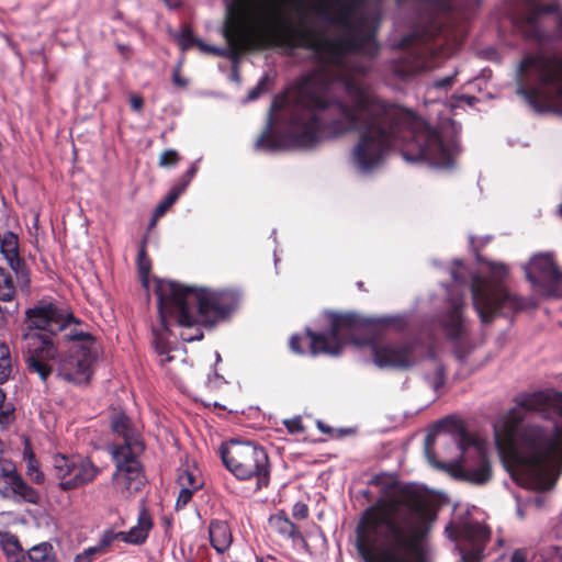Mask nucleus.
I'll list each match as a JSON object with an SVG mask.
<instances>
[{"label": "nucleus", "mask_w": 562, "mask_h": 562, "mask_svg": "<svg viewBox=\"0 0 562 562\" xmlns=\"http://www.w3.org/2000/svg\"><path fill=\"white\" fill-rule=\"evenodd\" d=\"M318 1L322 19L341 29L335 38L324 37L305 23L293 25L280 5L262 10L258 0H232L223 30L229 48L198 42L201 50L232 59L267 41L290 55L297 48L311 53L316 68L274 97L255 148L268 153L311 149L325 139L361 132L350 161L362 175L379 168L397 145L405 161L437 168V130L414 112L380 98L356 76L368 74L378 55L379 9L367 0Z\"/></svg>", "instance_id": "nucleus-1"}, {"label": "nucleus", "mask_w": 562, "mask_h": 562, "mask_svg": "<svg viewBox=\"0 0 562 562\" xmlns=\"http://www.w3.org/2000/svg\"><path fill=\"white\" fill-rule=\"evenodd\" d=\"M436 515L411 485L367 508L357 526L364 562H409L411 550L428 533Z\"/></svg>", "instance_id": "nucleus-2"}, {"label": "nucleus", "mask_w": 562, "mask_h": 562, "mask_svg": "<svg viewBox=\"0 0 562 562\" xmlns=\"http://www.w3.org/2000/svg\"><path fill=\"white\" fill-rule=\"evenodd\" d=\"M487 267L488 278L468 273L463 261L456 259V268L450 270L453 288L448 289V299L439 322L448 340L453 346L457 359L463 362L467 356L475 348L472 341L469 322L463 315L464 289L469 286L475 312L483 325L490 324L497 314L507 315L521 311L526 302L512 293L502 282L508 274V268L503 262L482 259Z\"/></svg>", "instance_id": "nucleus-3"}, {"label": "nucleus", "mask_w": 562, "mask_h": 562, "mask_svg": "<svg viewBox=\"0 0 562 562\" xmlns=\"http://www.w3.org/2000/svg\"><path fill=\"white\" fill-rule=\"evenodd\" d=\"M155 293L161 328L153 330L154 347L161 366L173 359L170 355L173 347L168 336L176 338L177 334L171 326H214L229 318L241 301V293L237 289L196 288L170 280L158 281Z\"/></svg>", "instance_id": "nucleus-4"}, {"label": "nucleus", "mask_w": 562, "mask_h": 562, "mask_svg": "<svg viewBox=\"0 0 562 562\" xmlns=\"http://www.w3.org/2000/svg\"><path fill=\"white\" fill-rule=\"evenodd\" d=\"M78 345L61 355L60 338L53 339L42 333H24L22 335L21 352L31 374H37L45 382L56 367L57 376L72 384H86L92 375V363L97 352L91 348L94 342L74 340Z\"/></svg>", "instance_id": "nucleus-5"}, {"label": "nucleus", "mask_w": 562, "mask_h": 562, "mask_svg": "<svg viewBox=\"0 0 562 562\" xmlns=\"http://www.w3.org/2000/svg\"><path fill=\"white\" fill-rule=\"evenodd\" d=\"M515 449L513 479L522 487L542 491L549 486V462L562 450V430L554 424L544 429L536 424H515L508 429Z\"/></svg>", "instance_id": "nucleus-6"}, {"label": "nucleus", "mask_w": 562, "mask_h": 562, "mask_svg": "<svg viewBox=\"0 0 562 562\" xmlns=\"http://www.w3.org/2000/svg\"><path fill=\"white\" fill-rule=\"evenodd\" d=\"M517 94L537 112L562 104V56L539 49L527 53L516 70Z\"/></svg>", "instance_id": "nucleus-7"}, {"label": "nucleus", "mask_w": 562, "mask_h": 562, "mask_svg": "<svg viewBox=\"0 0 562 562\" xmlns=\"http://www.w3.org/2000/svg\"><path fill=\"white\" fill-rule=\"evenodd\" d=\"M331 330L328 334L312 336V348L316 352L339 356L345 345L364 346L380 330H403L409 324V314L361 317L357 313L331 314Z\"/></svg>", "instance_id": "nucleus-8"}, {"label": "nucleus", "mask_w": 562, "mask_h": 562, "mask_svg": "<svg viewBox=\"0 0 562 562\" xmlns=\"http://www.w3.org/2000/svg\"><path fill=\"white\" fill-rule=\"evenodd\" d=\"M111 428L123 439V442L108 447V452L115 464L112 483L116 492L128 497L140 491L146 482L143 465L138 460V454L144 451L145 446L126 414H114Z\"/></svg>", "instance_id": "nucleus-9"}, {"label": "nucleus", "mask_w": 562, "mask_h": 562, "mask_svg": "<svg viewBox=\"0 0 562 562\" xmlns=\"http://www.w3.org/2000/svg\"><path fill=\"white\" fill-rule=\"evenodd\" d=\"M437 439L441 443H452L459 459L449 464L434 463L437 468H447L450 474L474 485H484L492 477V468L487 459V448L482 441L472 437L463 423L445 422Z\"/></svg>", "instance_id": "nucleus-10"}, {"label": "nucleus", "mask_w": 562, "mask_h": 562, "mask_svg": "<svg viewBox=\"0 0 562 562\" xmlns=\"http://www.w3.org/2000/svg\"><path fill=\"white\" fill-rule=\"evenodd\" d=\"M221 459L226 469L238 480L256 479L257 490L270 482V464L266 450L251 441L232 439L220 446Z\"/></svg>", "instance_id": "nucleus-11"}, {"label": "nucleus", "mask_w": 562, "mask_h": 562, "mask_svg": "<svg viewBox=\"0 0 562 562\" xmlns=\"http://www.w3.org/2000/svg\"><path fill=\"white\" fill-rule=\"evenodd\" d=\"M26 333L47 331L53 339L90 341L92 335L78 328L71 313L50 302H40L25 312Z\"/></svg>", "instance_id": "nucleus-12"}, {"label": "nucleus", "mask_w": 562, "mask_h": 562, "mask_svg": "<svg viewBox=\"0 0 562 562\" xmlns=\"http://www.w3.org/2000/svg\"><path fill=\"white\" fill-rule=\"evenodd\" d=\"M513 24L526 40L541 45L562 40V12L553 3L528 7L514 15Z\"/></svg>", "instance_id": "nucleus-13"}, {"label": "nucleus", "mask_w": 562, "mask_h": 562, "mask_svg": "<svg viewBox=\"0 0 562 562\" xmlns=\"http://www.w3.org/2000/svg\"><path fill=\"white\" fill-rule=\"evenodd\" d=\"M402 45L407 48L401 53L400 57L384 64L385 76L405 80L437 66L432 47L426 40L418 36L404 37Z\"/></svg>", "instance_id": "nucleus-14"}, {"label": "nucleus", "mask_w": 562, "mask_h": 562, "mask_svg": "<svg viewBox=\"0 0 562 562\" xmlns=\"http://www.w3.org/2000/svg\"><path fill=\"white\" fill-rule=\"evenodd\" d=\"M100 469L89 459L79 454L55 453L52 456V474L64 492L81 488L93 482Z\"/></svg>", "instance_id": "nucleus-15"}, {"label": "nucleus", "mask_w": 562, "mask_h": 562, "mask_svg": "<svg viewBox=\"0 0 562 562\" xmlns=\"http://www.w3.org/2000/svg\"><path fill=\"white\" fill-rule=\"evenodd\" d=\"M366 345L370 347L373 363L380 369H411L417 364L422 353L420 344L412 339L384 344L370 339Z\"/></svg>", "instance_id": "nucleus-16"}, {"label": "nucleus", "mask_w": 562, "mask_h": 562, "mask_svg": "<svg viewBox=\"0 0 562 562\" xmlns=\"http://www.w3.org/2000/svg\"><path fill=\"white\" fill-rule=\"evenodd\" d=\"M451 540H459V562H481L485 557V543L491 538L490 528L479 521L467 520L460 525L449 524L445 529Z\"/></svg>", "instance_id": "nucleus-17"}, {"label": "nucleus", "mask_w": 562, "mask_h": 562, "mask_svg": "<svg viewBox=\"0 0 562 562\" xmlns=\"http://www.w3.org/2000/svg\"><path fill=\"white\" fill-rule=\"evenodd\" d=\"M560 402L562 403V392L548 390L520 394L516 397L517 407L529 413L539 414L547 420L562 415V411L557 408V404Z\"/></svg>", "instance_id": "nucleus-18"}, {"label": "nucleus", "mask_w": 562, "mask_h": 562, "mask_svg": "<svg viewBox=\"0 0 562 562\" xmlns=\"http://www.w3.org/2000/svg\"><path fill=\"white\" fill-rule=\"evenodd\" d=\"M527 280L538 291L542 292L559 272L549 252L537 254L524 266Z\"/></svg>", "instance_id": "nucleus-19"}, {"label": "nucleus", "mask_w": 562, "mask_h": 562, "mask_svg": "<svg viewBox=\"0 0 562 562\" xmlns=\"http://www.w3.org/2000/svg\"><path fill=\"white\" fill-rule=\"evenodd\" d=\"M0 250L7 260L8 265L18 278L29 282L27 269L24 261L19 256V241L18 236L12 232L0 234Z\"/></svg>", "instance_id": "nucleus-20"}, {"label": "nucleus", "mask_w": 562, "mask_h": 562, "mask_svg": "<svg viewBox=\"0 0 562 562\" xmlns=\"http://www.w3.org/2000/svg\"><path fill=\"white\" fill-rule=\"evenodd\" d=\"M211 546L217 553L226 552L233 541L231 528L226 521L212 520L209 527Z\"/></svg>", "instance_id": "nucleus-21"}, {"label": "nucleus", "mask_w": 562, "mask_h": 562, "mask_svg": "<svg viewBox=\"0 0 562 562\" xmlns=\"http://www.w3.org/2000/svg\"><path fill=\"white\" fill-rule=\"evenodd\" d=\"M151 527L153 521L146 510L143 509L138 515V520L135 526L130 528L128 531H120L121 541L128 544H142L148 538Z\"/></svg>", "instance_id": "nucleus-22"}, {"label": "nucleus", "mask_w": 562, "mask_h": 562, "mask_svg": "<svg viewBox=\"0 0 562 562\" xmlns=\"http://www.w3.org/2000/svg\"><path fill=\"white\" fill-rule=\"evenodd\" d=\"M424 381L427 385L438 393L446 383V366L435 356H429L426 360Z\"/></svg>", "instance_id": "nucleus-23"}, {"label": "nucleus", "mask_w": 562, "mask_h": 562, "mask_svg": "<svg viewBox=\"0 0 562 562\" xmlns=\"http://www.w3.org/2000/svg\"><path fill=\"white\" fill-rule=\"evenodd\" d=\"M22 457L26 463V474L30 480L35 484H43L45 482V474L41 470V463L37 460L29 439L24 440Z\"/></svg>", "instance_id": "nucleus-24"}, {"label": "nucleus", "mask_w": 562, "mask_h": 562, "mask_svg": "<svg viewBox=\"0 0 562 562\" xmlns=\"http://www.w3.org/2000/svg\"><path fill=\"white\" fill-rule=\"evenodd\" d=\"M271 528L285 539L296 541L302 539L301 532L296 525H294L285 515L278 514L270 517Z\"/></svg>", "instance_id": "nucleus-25"}, {"label": "nucleus", "mask_w": 562, "mask_h": 562, "mask_svg": "<svg viewBox=\"0 0 562 562\" xmlns=\"http://www.w3.org/2000/svg\"><path fill=\"white\" fill-rule=\"evenodd\" d=\"M1 547L9 562H24L26 553L16 536L5 532L1 536Z\"/></svg>", "instance_id": "nucleus-26"}, {"label": "nucleus", "mask_w": 562, "mask_h": 562, "mask_svg": "<svg viewBox=\"0 0 562 562\" xmlns=\"http://www.w3.org/2000/svg\"><path fill=\"white\" fill-rule=\"evenodd\" d=\"M11 484L13 485L11 496L12 498L16 501H24L31 504L37 503L40 498L38 492L30 486L25 481H23V479L16 474L15 471L13 482Z\"/></svg>", "instance_id": "nucleus-27"}, {"label": "nucleus", "mask_w": 562, "mask_h": 562, "mask_svg": "<svg viewBox=\"0 0 562 562\" xmlns=\"http://www.w3.org/2000/svg\"><path fill=\"white\" fill-rule=\"evenodd\" d=\"M26 557L30 562H57L54 547L49 542L33 546Z\"/></svg>", "instance_id": "nucleus-28"}, {"label": "nucleus", "mask_w": 562, "mask_h": 562, "mask_svg": "<svg viewBox=\"0 0 562 562\" xmlns=\"http://www.w3.org/2000/svg\"><path fill=\"white\" fill-rule=\"evenodd\" d=\"M333 313H327V317H328V322H329V329L328 330H325V331H321V334H328L330 330H331V318H330V315ZM313 335H319V333H314L312 331L310 328L306 329V337H303V336H300V335H293L290 339V348L293 352L295 353H299V355H302L304 353V349L302 348L301 346V342L302 341H306L308 342L310 345V351L313 356H316V355H319V353H324V355H327L326 352H314L313 351V348H312V336Z\"/></svg>", "instance_id": "nucleus-29"}, {"label": "nucleus", "mask_w": 562, "mask_h": 562, "mask_svg": "<svg viewBox=\"0 0 562 562\" xmlns=\"http://www.w3.org/2000/svg\"><path fill=\"white\" fill-rule=\"evenodd\" d=\"M15 293L16 286L11 272L0 267V301L11 302Z\"/></svg>", "instance_id": "nucleus-30"}, {"label": "nucleus", "mask_w": 562, "mask_h": 562, "mask_svg": "<svg viewBox=\"0 0 562 562\" xmlns=\"http://www.w3.org/2000/svg\"><path fill=\"white\" fill-rule=\"evenodd\" d=\"M12 369L13 363L10 348L5 342H0V384L9 380Z\"/></svg>", "instance_id": "nucleus-31"}, {"label": "nucleus", "mask_w": 562, "mask_h": 562, "mask_svg": "<svg viewBox=\"0 0 562 562\" xmlns=\"http://www.w3.org/2000/svg\"><path fill=\"white\" fill-rule=\"evenodd\" d=\"M7 395L0 387V427L8 428L14 422V407L5 403Z\"/></svg>", "instance_id": "nucleus-32"}, {"label": "nucleus", "mask_w": 562, "mask_h": 562, "mask_svg": "<svg viewBox=\"0 0 562 562\" xmlns=\"http://www.w3.org/2000/svg\"><path fill=\"white\" fill-rule=\"evenodd\" d=\"M273 83V76L270 74H265L257 85L249 90L246 101H255L257 100L262 93L267 92Z\"/></svg>", "instance_id": "nucleus-33"}, {"label": "nucleus", "mask_w": 562, "mask_h": 562, "mask_svg": "<svg viewBox=\"0 0 562 562\" xmlns=\"http://www.w3.org/2000/svg\"><path fill=\"white\" fill-rule=\"evenodd\" d=\"M175 38L181 50H188L194 45H198L200 40H195L190 26H183L177 34H175Z\"/></svg>", "instance_id": "nucleus-34"}, {"label": "nucleus", "mask_w": 562, "mask_h": 562, "mask_svg": "<svg viewBox=\"0 0 562 562\" xmlns=\"http://www.w3.org/2000/svg\"><path fill=\"white\" fill-rule=\"evenodd\" d=\"M176 193H171L170 191L167 193V195L158 203L156 206L151 221L150 226H154L156 221L161 217L171 206L172 204L178 200L176 196Z\"/></svg>", "instance_id": "nucleus-35"}, {"label": "nucleus", "mask_w": 562, "mask_h": 562, "mask_svg": "<svg viewBox=\"0 0 562 562\" xmlns=\"http://www.w3.org/2000/svg\"><path fill=\"white\" fill-rule=\"evenodd\" d=\"M137 268L140 279L144 283L147 282L150 272V260L146 255L145 245H143L137 255Z\"/></svg>", "instance_id": "nucleus-36"}, {"label": "nucleus", "mask_w": 562, "mask_h": 562, "mask_svg": "<svg viewBox=\"0 0 562 562\" xmlns=\"http://www.w3.org/2000/svg\"><path fill=\"white\" fill-rule=\"evenodd\" d=\"M541 294L562 297V273L558 272L554 279L541 292Z\"/></svg>", "instance_id": "nucleus-37"}, {"label": "nucleus", "mask_w": 562, "mask_h": 562, "mask_svg": "<svg viewBox=\"0 0 562 562\" xmlns=\"http://www.w3.org/2000/svg\"><path fill=\"white\" fill-rule=\"evenodd\" d=\"M14 471H10L0 475V495L3 497L12 496Z\"/></svg>", "instance_id": "nucleus-38"}, {"label": "nucleus", "mask_w": 562, "mask_h": 562, "mask_svg": "<svg viewBox=\"0 0 562 562\" xmlns=\"http://www.w3.org/2000/svg\"><path fill=\"white\" fill-rule=\"evenodd\" d=\"M180 160V156L175 149L165 150L159 157V166L164 168L175 167Z\"/></svg>", "instance_id": "nucleus-39"}, {"label": "nucleus", "mask_w": 562, "mask_h": 562, "mask_svg": "<svg viewBox=\"0 0 562 562\" xmlns=\"http://www.w3.org/2000/svg\"><path fill=\"white\" fill-rule=\"evenodd\" d=\"M115 540H121L120 531H113L109 529L102 533L99 542L95 546L100 548L102 553H105L106 548Z\"/></svg>", "instance_id": "nucleus-40"}, {"label": "nucleus", "mask_w": 562, "mask_h": 562, "mask_svg": "<svg viewBox=\"0 0 562 562\" xmlns=\"http://www.w3.org/2000/svg\"><path fill=\"white\" fill-rule=\"evenodd\" d=\"M103 554L97 546L89 547L76 554L74 562H92L95 555Z\"/></svg>", "instance_id": "nucleus-41"}, {"label": "nucleus", "mask_w": 562, "mask_h": 562, "mask_svg": "<svg viewBox=\"0 0 562 562\" xmlns=\"http://www.w3.org/2000/svg\"><path fill=\"white\" fill-rule=\"evenodd\" d=\"M179 483L181 486L192 488L194 492L202 486V484L196 481L194 474L189 471H183V473L179 475Z\"/></svg>", "instance_id": "nucleus-42"}, {"label": "nucleus", "mask_w": 562, "mask_h": 562, "mask_svg": "<svg viewBox=\"0 0 562 562\" xmlns=\"http://www.w3.org/2000/svg\"><path fill=\"white\" fill-rule=\"evenodd\" d=\"M445 422H454V423H460L459 420H454V419L446 418V419L441 420V422L437 425V429H436V431H435V434H434V435L429 434V435L427 436V438H426V453H427V456H428V458H429V460H430V463H434V460H431V457H430V445H431V443H430V441H431V438L434 437V440H435L437 443L442 445L441 442H439V441H438V439H437V435H438V432L442 429V428H441V425H442V423H445ZM443 445H445V446H452V447L456 449V447H454L452 443H443Z\"/></svg>", "instance_id": "nucleus-43"}, {"label": "nucleus", "mask_w": 562, "mask_h": 562, "mask_svg": "<svg viewBox=\"0 0 562 562\" xmlns=\"http://www.w3.org/2000/svg\"><path fill=\"white\" fill-rule=\"evenodd\" d=\"M458 71L454 70L451 75L449 76H445L442 78H438L434 81L432 83V87L435 89H438V90H447L448 88H450L453 82H454V78L457 76Z\"/></svg>", "instance_id": "nucleus-44"}, {"label": "nucleus", "mask_w": 562, "mask_h": 562, "mask_svg": "<svg viewBox=\"0 0 562 562\" xmlns=\"http://www.w3.org/2000/svg\"><path fill=\"white\" fill-rule=\"evenodd\" d=\"M182 63H183V58L179 59V61L177 63L173 71H172V82L177 87L186 88L188 86L189 81H188V79L183 78L180 75Z\"/></svg>", "instance_id": "nucleus-45"}, {"label": "nucleus", "mask_w": 562, "mask_h": 562, "mask_svg": "<svg viewBox=\"0 0 562 562\" xmlns=\"http://www.w3.org/2000/svg\"><path fill=\"white\" fill-rule=\"evenodd\" d=\"M194 491L187 486H181L179 496L176 502L177 508L184 507L192 498Z\"/></svg>", "instance_id": "nucleus-46"}, {"label": "nucleus", "mask_w": 562, "mask_h": 562, "mask_svg": "<svg viewBox=\"0 0 562 562\" xmlns=\"http://www.w3.org/2000/svg\"><path fill=\"white\" fill-rule=\"evenodd\" d=\"M292 515L294 518H297V519L306 518L308 515L307 505L302 502L295 503L293 506V509H292Z\"/></svg>", "instance_id": "nucleus-47"}, {"label": "nucleus", "mask_w": 562, "mask_h": 562, "mask_svg": "<svg viewBox=\"0 0 562 562\" xmlns=\"http://www.w3.org/2000/svg\"><path fill=\"white\" fill-rule=\"evenodd\" d=\"M226 383L224 378L220 375L216 371L207 376V385L212 389L220 387L222 384Z\"/></svg>", "instance_id": "nucleus-48"}, {"label": "nucleus", "mask_w": 562, "mask_h": 562, "mask_svg": "<svg viewBox=\"0 0 562 562\" xmlns=\"http://www.w3.org/2000/svg\"><path fill=\"white\" fill-rule=\"evenodd\" d=\"M527 550L525 549H517L513 552L510 557V562H527Z\"/></svg>", "instance_id": "nucleus-49"}, {"label": "nucleus", "mask_w": 562, "mask_h": 562, "mask_svg": "<svg viewBox=\"0 0 562 562\" xmlns=\"http://www.w3.org/2000/svg\"><path fill=\"white\" fill-rule=\"evenodd\" d=\"M284 425L289 429L290 432H299L303 429L300 419L285 420Z\"/></svg>", "instance_id": "nucleus-50"}, {"label": "nucleus", "mask_w": 562, "mask_h": 562, "mask_svg": "<svg viewBox=\"0 0 562 562\" xmlns=\"http://www.w3.org/2000/svg\"><path fill=\"white\" fill-rule=\"evenodd\" d=\"M189 186L186 184V182H178L169 190L171 193H176V198L179 199V196L187 190Z\"/></svg>", "instance_id": "nucleus-51"}, {"label": "nucleus", "mask_w": 562, "mask_h": 562, "mask_svg": "<svg viewBox=\"0 0 562 562\" xmlns=\"http://www.w3.org/2000/svg\"><path fill=\"white\" fill-rule=\"evenodd\" d=\"M131 106L134 111H140L143 108V98L139 95H132Z\"/></svg>", "instance_id": "nucleus-52"}, {"label": "nucleus", "mask_w": 562, "mask_h": 562, "mask_svg": "<svg viewBox=\"0 0 562 562\" xmlns=\"http://www.w3.org/2000/svg\"><path fill=\"white\" fill-rule=\"evenodd\" d=\"M201 161V158L196 159L195 161H193L191 164V166L189 167V169L187 170L186 175L190 178H194V176L196 175L198 170H199V167H198V164Z\"/></svg>", "instance_id": "nucleus-53"}, {"label": "nucleus", "mask_w": 562, "mask_h": 562, "mask_svg": "<svg viewBox=\"0 0 562 562\" xmlns=\"http://www.w3.org/2000/svg\"><path fill=\"white\" fill-rule=\"evenodd\" d=\"M10 312L7 308L0 306V327L4 326L7 323V314Z\"/></svg>", "instance_id": "nucleus-54"}, {"label": "nucleus", "mask_w": 562, "mask_h": 562, "mask_svg": "<svg viewBox=\"0 0 562 562\" xmlns=\"http://www.w3.org/2000/svg\"><path fill=\"white\" fill-rule=\"evenodd\" d=\"M180 338L183 340V341H193L194 339H200L202 338V333L199 335V336H186L183 335L182 333L179 334Z\"/></svg>", "instance_id": "nucleus-55"}, {"label": "nucleus", "mask_w": 562, "mask_h": 562, "mask_svg": "<svg viewBox=\"0 0 562 562\" xmlns=\"http://www.w3.org/2000/svg\"><path fill=\"white\" fill-rule=\"evenodd\" d=\"M169 8H177L180 0H164Z\"/></svg>", "instance_id": "nucleus-56"}, {"label": "nucleus", "mask_w": 562, "mask_h": 562, "mask_svg": "<svg viewBox=\"0 0 562 562\" xmlns=\"http://www.w3.org/2000/svg\"><path fill=\"white\" fill-rule=\"evenodd\" d=\"M180 182H186L187 186L190 184V182L192 181V178L188 177L186 173L183 176L180 177L179 179Z\"/></svg>", "instance_id": "nucleus-57"}, {"label": "nucleus", "mask_w": 562, "mask_h": 562, "mask_svg": "<svg viewBox=\"0 0 562 562\" xmlns=\"http://www.w3.org/2000/svg\"><path fill=\"white\" fill-rule=\"evenodd\" d=\"M496 544H497L498 548H501L504 544V539L503 538H497L496 539Z\"/></svg>", "instance_id": "nucleus-58"}, {"label": "nucleus", "mask_w": 562, "mask_h": 562, "mask_svg": "<svg viewBox=\"0 0 562 562\" xmlns=\"http://www.w3.org/2000/svg\"><path fill=\"white\" fill-rule=\"evenodd\" d=\"M222 360L218 351H215V362L218 363Z\"/></svg>", "instance_id": "nucleus-59"}, {"label": "nucleus", "mask_w": 562, "mask_h": 562, "mask_svg": "<svg viewBox=\"0 0 562 562\" xmlns=\"http://www.w3.org/2000/svg\"><path fill=\"white\" fill-rule=\"evenodd\" d=\"M558 213L560 216H562V203L560 204L559 209H558Z\"/></svg>", "instance_id": "nucleus-60"}, {"label": "nucleus", "mask_w": 562, "mask_h": 562, "mask_svg": "<svg viewBox=\"0 0 562 562\" xmlns=\"http://www.w3.org/2000/svg\"><path fill=\"white\" fill-rule=\"evenodd\" d=\"M318 427H319V429H321L322 431H324V432H327V431H328V429H325V428H323V427H322L321 423H318Z\"/></svg>", "instance_id": "nucleus-61"}, {"label": "nucleus", "mask_w": 562, "mask_h": 562, "mask_svg": "<svg viewBox=\"0 0 562 562\" xmlns=\"http://www.w3.org/2000/svg\"><path fill=\"white\" fill-rule=\"evenodd\" d=\"M232 78L238 80V75L236 72H233Z\"/></svg>", "instance_id": "nucleus-62"}, {"label": "nucleus", "mask_w": 562, "mask_h": 562, "mask_svg": "<svg viewBox=\"0 0 562 562\" xmlns=\"http://www.w3.org/2000/svg\"><path fill=\"white\" fill-rule=\"evenodd\" d=\"M274 236H276V229H273L272 233H271V237H273L276 239Z\"/></svg>", "instance_id": "nucleus-63"}, {"label": "nucleus", "mask_w": 562, "mask_h": 562, "mask_svg": "<svg viewBox=\"0 0 562 562\" xmlns=\"http://www.w3.org/2000/svg\"><path fill=\"white\" fill-rule=\"evenodd\" d=\"M119 48H120L121 50H123V49H125V48H126V46H124V45H120V46H119Z\"/></svg>", "instance_id": "nucleus-64"}]
</instances>
